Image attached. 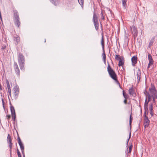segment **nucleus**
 I'll list each match as a JSON object with an SVG mask.
<instances>
[{"label": "nucleus", "mask_w": 157, "mask_h": 157, "mask_svg": "<svg viewBox=\"0 0 157 157\" xmlns=\"http://www.w3.org/2000/svg\"><path fill=\"white\" fill-rule=\"evenodd\" d=\"M107 71L109 75L113 80H115L117 83H119L117 80V76L114 70L111 67L110 65L108 63L107 67Z\"/></svg>", "instance_id": "obj_1"}, {"label": "nucleus", "mask_w": 157, "mask_h": 157, "mask_svg": "<svg viewBox=\"0 0 157 157\" xmlns=\"http://www.w3.org/2000/svg\"><path fill=\"white\" fill-rule=\"evenodd\" d=\"M18 63L21 69L24 70L25 69L24 64L25 63V58L22 53H19L18 55Z\"/></svg>", "instance_id": "obj_2"}, {"label": "nucleus", "mask_w": 157, "mask_h": 157, "mask_svg": "<svg viewBox=\"0 0 157 157\" xmlns=\"http://www.w3.org/2000/svg\"><path fill=\"white\" fill-rule=\"evenodd\" d=\"M13 12V21L16 25L18 28H19L21 22L20 21L19 15L17 10H14Z\"/></svg>", "instance_id": "obj_3"}, {"label": "nucleus", "mask_w": 157, "mask_h": 157, "mask_svg": "<svg viewBox=\"0 0 157 157\" xmlns=\"http://www.w3.org/2000/svg\"><path fill=\"white\" fill-rule=\"evenodd\" d=\"M93 21L95 29L98 31L99 29V24L97 16L94 13L93 14Z\"/></svg>", "instance_id": "obj_4"}, {"label": "nucleus", "mask_w": 157, "mask_h": 157, "mask_svg": "<svg viewBox=\"0 0 157 157\" xmlns=\"http://www.w3.org/2000/svg\"><path fill=\"white\" fill-rule=\"evenodd\" d=\"M13 67L14 70L17 77L19 78L20 71L18 66L16 62H14Z\"/></svg>", "instance_id": "obj_5"}, {"label": "nucleus", "mask_w": 157, "mask_h": 157, "mask_svg": "<svg viewBox=\"0 0 157 157\" xmlns=\"http://www.w3.org/2000/svg\"><path fill=\"white\" fill-rule=\"evenodd\" d=\"M130 28L132 33L133 36L134 38H135L138 34V31L137 28L134 25L130 26Z\"/></svg>", "instance_id": "obj_6"}, {"label": "nucleus", "mask_w": 157, "mask_h": 157, "mask_svg": "<svg viewBox=\"0 0 157 157\" xmlns=\"http://www.w3.org/2000/svg\"><path fill=\"white\" fill-rule=\"evenodd\" d=\"M149 90L150 93L152 95H157V91L154 85L151 84V87L149 88Z\"/></svg>", "instance_id": "obj_7"}, {"label": "nucleus", "mask_w": 157, "mask_h": 157, "mask_svg": "<svg viewBox=\"0 0 157 157\" xmlns=\"http://www.w3.org/2000/svg\"><path fill=\"white\" fill-rule=\"evenodd\" d=\"M17 134H18L17 133ZM17 140L18 142V143L20 146V147L21 148V151L22 152H24V147L23 144L19 136L18 135V136H17Z\"/></svg>", "instance_id": "obj_8"}, {"label": "nucleus", "mask_w": 157, "mask_h": 157, "mask_svg": "<svg viewBox=\"0 0 157 157\" xmlns=\"http://www.w3.org/2000/svg\"><path fill=\"white\" fill-rule=\"evenodd\" d=\"M14 91V94L16 98H17L18 96L19 93V88L18 86H14L13 89Z\"/></svg>", "instance_id": "obj_9"}, {"label": "nucleus", "mask_w": 157, "mask_h": 157, "mask_svg": "<svg viewBox=\"0 0 157 157\" xmlns=\"http://www.w3.org/2000/svg\"><path fill=\"white\" fill-rule=\"evenodd\" d=\"M100 24H101V30L102 31V34H101V45H102V50H104V49L105 44H104V40L103 29V28H102V25L101 22H100Z\"/></svg>", "instance_id": "obj_10"}, {"label": "nucleus", "mask_w": 157, "mask_h": 157, "mask_svg": "<svg viewBox=\"0 0 157 157\" xmlns=\"http://www.w3.org/2000/svg\"><path fill=\"white\" fill-rule=\"evenodd\" d=\"M10 109L11 113L12 119H13L14 121L16 118V114L14 108L13 106L11 105L10 106Z\"/></svg>", "instance_id": "obj_11"}, {"label": "nucleus", "mask_w": 157, "mask_h": 157, "mask_svg": "<svg viewBox=\"0 0 157 157\" xmlns=\"http://www.w3.org/2000/svg\"><path fill=\"white\" fill-rule=\"evenodd\" d=\"M148 59L149 61V63L147 67V69H148L150 68L151 65L153 64L154 62L151 55L149 54L148 55Z\"/></svg>", "instance_id": "obj_12"}, {"label": "nucleus", "mask_w": 157, "mask_h": 157, "mask_svg": "<svg viewBox=\"0 0 157 157\" xmlns=\"http://www.w3.org/2000/svg\"><path fill=\"white\" fill-rule=\"evenodd\" d=\"M132 65L133 66H135L137 62V57L135 56H133L131 58Z\"/></svg>", "instance_id": "obj_13"}, {"label": "nucleus", "mask_w": 157, "mask_h": 157, "mask_svg": "<svg viewBox=\"0 0 157 157\" xmlns=\"http://www.w3.org/2000/svg\"><path fill=\"white\" fill-rule=\"evenodd\" d=\"M136 76L137 77L138 83H139L140 82V79L141 78V71L139 68L137 71Z\"/></svg>", "instance_id": "obj_14"}, {"label": "nucleus", "mask_w": 157, "mask_h": 157, "mask_svg": "<svg viewBox=\"0 0 157 157\" xmlns=\"http://www.w3.org/2000/svg\"><path fill=\"white\" fill-rule=\"evenodd\" d=\"M144 126L145 128H147L149 125L150 121L149 120L148 117L144 118Z\"/></svg>", "instance_id": "obj_15"}, {"label": "nucleus", "mask_w": 157, "mask_h": 157, "mask_svg": "<svg viewBox=\"0 0 157 157\" xmlns=\"http://www.w3.org/2000/svg\"><path fill=\"white\" fill-rule=\"evenodd\" d=\"M13 40L15 41V44L16 45L18 44L20 42V38L17 35H15L13 37Z\"/></svg>", "instance_id": "obj_16"}, {"label": "nucleus", "mask_w": 157, "mask_h": 157, "mask_svg": "<svg viewBox=\"0 0 157 157\" xmlns=\"http://www.w3.org/2000/svg\"><path fill=\"white\" fill-rule=\"evenodd\" d=\"M12 140L11 138V136L9 134L8 135L7 137V142L9 146H12L13 143L12 142Z\"/></svg>", "instance_id": "obj_17"}, {"label": "nucleus", "mask_w": 157, "mask_h": 157, "mask_svg": "<svg viewBox=\"0 0 157 157\" xmlns=\"http://www.w3.org/2000/svg\"><path fill=\"white\" fill-rule=\"evenodd\" d=\"M129 94L131 95L134 97H135L136 94L135 93L134 90H133L132 87L130 88L128 90Z\"/></svg>", "instance_id": "obj_18"}, {"label": "nucleus", "mask_w": 157, "mask_h": 157, "mask_svg": "<svg viewBox=\"0 0 157 157\" xmlns=\"http://www.w3.org/2000/svg\"><path fill=\"white\" fill-rule=\"evenodd\" d=\"M155 38V37L154 36L151 39L148 45V47L149 48H150L153 45V43L154 42Z\"/></svg>", "instance_id": "obj_19"}, {"label": "nucleus", "mask_w": 157, "mask_h": 157, "mask_svg": "<svg viewBox=\"0 0 157 157\" xmlns=\"http://www.w3.org/2000/svg\"><path fill=\"white\" fill-rule=\"evenodd\" d=\"M50 2L55 5H56L60 2V0H50Z\"/></svg>", "instance_id": "obj_20"}, {"label": "nucleus", "mask_w": 157, "mask_h": 157, "mask_svg": "<svg viewBox=\"0 0 157 157\" xmlns=\"http://www.w3.org/2000/svg\"><path fill=\"white\" fill-rule=\"evenodd\" d=\"M153 106L152 104H151L150 106L149 107V110L150 111V114L151 115V116H152L153 115Z\"/></svg>", "instance_id": "obj_21"}, {"label": "nucleus", "mask_w": 157, "mask_h": 157, "mask_svg": "<svg viewBox=\"0 0 157 157\" xmlns=\"http://www.w3.org/2000/svg\"><path fill=\"white\" fill-rule=\"evenodd\" d=\"M149 102H148V101H147V98H146L145 100V103H144V105L145 110L146 109L147 110H148L147 106H148V104Z\"/></svg>", "instance_id": "obj_22"}, {"label": "nucleus", "mask_w": 157, "mask_h": 157, "mask_svg": "<svg viewBox=\"0 0 157 157\" xmlns=\"http://www.w3.org/2000/svg\"><path fill=\"white\" fill-rule=\"evenodd\" d=\"M124 62L123 60H122L121 59L120 60H119V63L118 64V65L119 66H122V67H123V65L124 64Z\"/></svg>", "instance_id": "obj_23"}, {"label": "nucleus", "mask_w": 157, "mask_h": 157, "mask_svg": "<svg viewBox=\"0 0 157 157\" xmlns=\"http://www.w3.org/2000/svg\"><path fill=\"white\" fill-rule=\"evenodd\" d=\"M146 93L147 94H146V98H147V101H148V102H149L151 101V96L150 95L148 92H146Z\"/></svg>", "instance_id": "obj_24"}, {"label": "nucleus", "mask_w": 157, "mask_h": 157, "mask_svg": "<svg viewBox=\"0 0 157 157\" xmlns=\"http://www.w3.org/2000/svg\"><path fill=\"white\" fill-rule=\"evenodd\" d=\"M103 53L102 54L103 59V61L105 63H106V55L105 53V50H102Z\"/></svg>", "instance_id": "obj_25"}, {"label": "nucleus", "mask_w": 157, "mask_h": 157, "mask_svg": "<svg viewBox=\"0 0 157 157\" xmlns=\"http://www.w3.org/2000/svg\"><path fill=\"white\" fill-rule=\"evenodd\" d=\"M79 3L80 5L82 8H83L84 0H78Z\"/></svg>", "instance_id": "obj_26"}, {"label": "nucleus", "mask_w": 157, "mask_h": 157, "mask_svg": "<svg viewBox=\"0 0 157 157\" xmlns=\"http://www.w3.org/2000/svg\"><path fill=\"white\" fill-rule=\"evenodd\" d=\"M127 1L125 0H122V3L123 5V7L124 9H126V8L127 4L126 2Z\"/></svg>", "instance_id": "obj_27"}, {"label": "nucleus", "mask_w": 157, "mask_h": 157, "mask_svg": "<svg viewBox=\"0 0 157 157\" xmlns=\"http://www.w3.org/2000/svg\"><path fill=\"white\" fill-rule=\"evenodd\" d=\"M123 95L125 99H128V96L125 92L124 90L123 91Z\"/></svg>", "instance_id": "obj_28"}, {"label": "nucleus", "mask_w": 157, "mask_h": 157, "mask_svg": "<svg viewBox=\"0 0 157 157\" xmlns=\"http://www.w3.org/2000/svg\"><path fill=\"white\" fill-rule=\"evenodd\" d=\"M133 146L131 144L129 147V149L128 150V153H130L131 152L132 148Z\"/></svg>", "instance_id": "obj_29"}, {"label": "nucleus", "mask_w": 157, "mask_h": 157, "mask_svg": "<svg viewBox=\"0 0 157 157\" xmlns=\"http://www.w3.org/2000/svg\"><path fill=\"white\" fill-rule=\"evenodd\" d=\"M115 59H116L117 60H119L121 59L120 56L119 55H115Z\"/></svg>", "instance_id": "obj_30"}, {"label": "nucleus", "mask_w": 157, "mask_h": 157, "mask_svg": "<svg viewBox=\"0 0 157 157\" xmlns=\"http://www.w3.org/2000/svg\"><path fill=\"white\" fill-rule=\"evenodd\" d=\"M145 110V111L144 113V118H146V117H148L147 116V115L148 114V110H147L146 109Z\"/></svg>", "instance_id": "obj_31"}, {"label": "nucleus", "mask_w": 157, "mask_h": 157, "mask_svg": "<svg viewBox=\"0 0 157 157\" xmlns=\"http://www.w3.org/2000/svg\"><path fill=\"white\" fill-rule=\"evenodd\" d=\"M6 91L7 93H8V94L11 97V89H7Z\"/></svg>", "instance_id": "obj_32"}, {"label": "nucleus", "mask_w": 157, "mask_h": 157, "mask_svg": "<svg viewBox=\"0 0 157 157\" xmlns=\"http://www.w3.org/2000/svg\"><path fill=\"white\" fill-rule=\"evenodd\" d=\"M7 45V44H3L1 47L2 50H3L5 49L6 48Z\"/></svg>", "instance_id": "obj_33"}, {"label": "nucleus", "mask_w": 157, "mask_h": 157, "mask_svg": "<svg viewBox=\"0 0 157 157\" xmlns=\"http://www.w3.org/2000/svg\"><path fill=\"white\" fill-rule=\"evenodd\" d=\"M101 18L103 20H105L104 16L103 15V11H101Z\"/></svg>", "instance_id": "obj_34"}, {"label": "nucleus", "mask_w": 157, "mask_h": 157, "mask_svg": "<svg viewBox=\"0 0 157 157\" xmlns=\"http://www.w3.org/2000/svg\"><path fill=\"white\" fill-rule=\"evenodd\" d=\"M133 118L132 117V113L130 115V120H129V125L130 126H131V124L132 122V121Z\"/></svg>", "instance_id": "obj_35"}, {"label": "nucleus", "mask_w": 157, "mask_h": 157, "mask_svg": "<svg viewBox=\"0 0 157 157\" xmlns=\"http://www.w3.org/2000/svg\"><path fill=\"white\" fill-rule=\"evenodd\" d=\"M131 132L130 133H129V138H128V139L127 140L126 142V145H127V147L128 145V141H129V140L131 137Z\"/></svg>", "instance_id": "obj_36"}, {"label": "nucleus", "mask_w": 157, "mask_h": 157, "mask_svg": "<svg viewBox=\"0 0 157 157\" xmlns=\"http://www.w3.org/2000/svg\"><path fill=\"white\" fill-rule=\"evenodd\" d=\"M9 147L10 148L9 151H10V157H12V146H9Z\"/></svg>", "instance_id": "obj_37"}, {"label": "nucleus", "mask_w": 157, "mask_h": 157, "mask_svg": "<svg viewBox=\"0 0 157 157\" xmlns=\"http://www.w3.org/2000/svg\"><path fill=\"white\" fill-rule=\"evenodd\" d=\"M154 102H155L156 98H157V95H152Z\"/></svg>", "instance_id": "obj_38"}, {"label": "nucleus", "mask_w": 157, "mask_h": 157, "mask_svg": "<svg viewBox=\"0 0 157 157\" xmlns=\"http://www.w3.org/2000/svg\"><path fill=\"white\" fill-rule=\"evenodd\" d=\"M6 85H7V87L8 86H10V83H9V82L8 81V80L7 79H6Z\"/></svg>", "instance_id": "obj_39"}, {"label": "nucleus", "mask_w": 157, "mask_h": 157, "mask_svg": "<svg viewBox=\"0 0 157 157\" xmlns=\"http://www.w3.org/2000/svg\"><path fill=\"white\" fill-rule=\"evenodd\" d=\"M10 115H6V118H7V119L8 120H9L10 119Z\"/></svg>", "instance_id": "obj_40"}, {"label": "nucleus", "mask_w": 157, "mask_h": 157, "mask_svg": "<svg viewBox=\"0 0 157 157\" xmlns=\"http://www.w3.org/2000/svg\"><path fill=\"white\" fill-rule=\"evenodd\" d=\"M17 153V155L18 156V157H21V155L20 152H18Z\"/></svg>", "instance_id": "obj_41"}, {"label": "nucleus", "mask_w": 157, "mask_h": 157, "mask_svg": "<svg viewBox=\"0 0 157 157\" xmlns=\"http://www.w3.org/2000/svg\"><path fill=\"white\" fill-rule=\"evenodd\" d=\"M127 99H125L124 101V102L125 104L127 103Z\"/></svg>", "instance_id": "obj_42"}, {"label": "nucleus", "mask_w": 157, "mask_h": 157, "mask_svg": "<svg viewBox=\"0 0 157 157\" xmlns=\"http://www.w3.org/2000/svg\"><path fill=\"white\" fill-rule=\"evenodd\" d=\"M11 89L10 86L7 87L6 90L7 89Z\"/></svg>", "instance_id": "obj_43"}, {"label": "nucleus", "mask_w": 157, "mask_h": 157, "mask_svg": "<svg viewBox=\"0 0 157 157\" xmlns=\"http://www.w3.org/2000/svg\"><path fill=\"white\" fill-rule=\"evenodd\" d=\"M22 155H23V157H25V152H22Z\"/></svg>", "instance_id": "obj_44"}, {"label": "nucleus", "mask_w": 157, "mask_h": 157, "mask_svg": "<svg viewBox=\"0 0 157 157\" xmlns=\"http://www.w3.org/2000/svg\"><path fill=\"white\" fill-rule=\"evenodd\" d=\"M2 102L3 106H4V101L3 99H2Z\"/></svg>", "instance_id": "obj_45"}, {"label": "nucleus", "mask_w": 157, "mask_h": 157, "mask_svg": "<svg viewBox=\"0 0 157 157\" xmlns=\"http://www.w3.org/2000/svg\"><path fill=\"white\" fill-rule=\"evenodd\" d=\"M0 90H2V86L1 85V84H0Z\"/></svg>", "instance_id": "obj_46"}, {"label": "nucleus", "mask_w": 157, "mask_h": 157, "mask_svg": "<svg viewBox=\"0 0 157 157\" xmlns=\"http://www.w3.org/2000/svg\"><path fill=\"white\" fill-rule=\"evenodd\" d=\"M20 152V151L19 150V149L18 148H17V153Z\"/></svg>", "instance_id": "obj_47"}]
</instances>
